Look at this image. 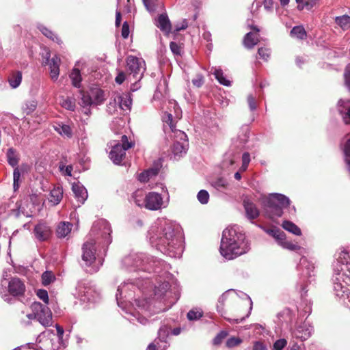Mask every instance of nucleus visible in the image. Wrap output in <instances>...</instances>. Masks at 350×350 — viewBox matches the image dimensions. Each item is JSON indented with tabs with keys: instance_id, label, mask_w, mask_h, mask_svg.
<instances>
[{
	"instance_id": "f257e3e1",
	"label": "nucleus",
	"mask_w": 350,
	"mask_h": 350,
	"mask_svg": "<svg viewBox=\"0 0 350 350\" xmlns=\"http://www.w3.org/2000/svg\"><path fill=\"white\" fill-rule=\"evenodd\" d=\"M179 226L166 218L157 219L149 228L147 234L150 243L161 253L180 258L184 250Z\"/></svg>"
},
{
	"instance_id": "f03ea898",
	"label": "nucleus",
	"mask_w": 350,
	"mask_h": 350,
	"mask_svg": "<svg viewBox=\"0 0 350 350\" xmlns=\"http://www.w3.org/2000/svg\"><path fill=\"white\" fill-rule=\"evenodd\" d=\"M111 229L109 223L105 219L95 221L90 230L88 240L82 247L83 266L88 273H93L98 271L100 265H94L96 250L102 248L104 252L111 243Z\"/></svg>"
},
{
	"instance_id": "7ed1b4c3",
	"label": "nucleus",
	"mask_w": 350,
	"mask_h": 350,
	"mask_svg": "<svg viewBox=\"0 0 350 350\" xmlns=\"http://www.w3.org/2000/svg\"><path fill=\"white\" fill-rule=\"evenodd\" d=\"M250 245L241 228L231 225L224 230L219 252L226 260H233L249 252Z\"/></svg>"
},
{
	"instance_id": "20e7f679",
	"label": "nucleus",
	"mask_w": 350,
	"mask_h": 350,
	"mask_svg": "<svg viewBox=\"0 0 350 350\" xmlns=\"http://www.w3.org/2000/svg\"><path fill=\"white\" fill-rule=\"evenodd\" d=\"M332 282L334 295L345 299L350 290V251L339 254L334 265Z\"/></svg>"
},
{
	"instance_id": "39448f33",
	"label": "nucleus",
	"mask_w": 350,
	"mask_h": 350,
	"mask_svg": "<svg viewBox=\"0 0 350 350\" xmlns=\"http://www.w3.org/2000/svg\"><path fill=\"white\" fill-rule=\"evenodd\" d=\"M122 265L130 271H153L159 273L161 270H167L168 265L164 261L148 256L143 253H133L125 256Z\"/></svg>"
},
{
	"instance_id": "423d86ee",
	"label": "nucleus",
	"mask_w": 350,
	"mask_h": 350,
	"mask_svg": "<svg viewBox=\"0 0 350 350\" xmlns=\"http://www.w3.org/2000/svg\"><path fill=\"white\" fill-rule=\"evenodd\" d=\"M290 199L281 193H271L267 198L265 206L267 213L271 219L280 217L283 214V209L290 205Z\"/></svg>"
},
{
	"instance_id": "0eeeda50",
	"label": "nucleus",
	"mask_w": 350,
	"mask_h": 350,
	"mask_svg": "<svg viewBox=\"0 0 350 350\" xmlns=\"http://www.w3.org/2000/svg\"><path fill=\"white\" fill-rule=\"evenodd\" d=\"M297 269L300 272V283L305 282L306 280L308 282L314 280L313 278L316 275V271L314 263L312 260H308L305 256L301 257L297 265ZM299 286L301 295L304 296L307 293V291L304 284H301Z\"/></svg>"
},
{
	"instance_id": "6e6552de",
	"label": "nucleus",
	"mask_w": 350,
	"mask_h": 350,
	"mask_svg": "<svg viewBox=\"0 0 350 350\" xmlns=\"http://www.w3.org/2000/svg\"><path fill=\"white\" fill-rule=\"evenodd\" d=\"M76 296L83 302H96L100 293L89 282L81 280L76 286Z\"/></svg>"
},
{
	"instance_id": "1a4fd4ad",
	"label": "nucleus",
	"mask_w": 350,
	"mask_h": 350,
	"mask_svg": "<svg viewBox=\"0 0 350 350\" xmlns=\"http://www.w3.org/2000/svg\"><path fill=\"white\" fill-rule=\"evenodd\" d=\"M122 143L110 142L111 150L109 152V158L115 164H120L126 154V150L133 146L131 142H129L126 135H123L121 139Z\"/></svg>"
},
{
	"instance_id": "9d476101",
	"label": "nucleus",
	"mask_w": 350,
	"mask_h": 350,
	"mask_svg": "<svg viewBox=\"0 0 350 350\" xmlns=\"http://www.w3.org/2000/svg\"><path fill=\"white\" fill-rule=\"evenodd\" d=\"M126 65L130 75H132L135 80L140 81L146 70L145 61L142 58L130 55L126 59Z\"/></svg>"
},
{
	"instance_id": "9b49d317",
	"label": "nucleus",
	"mask_w": 350,
	"mask_h": 350,
	"mask_svg": "<svg viewBox=\"0 0 350 350\" xmlns=\"http://www.w3.org/2000/svg\"><path fill=\"white\" fill-rule=\"evenodd\" d=\"M169 197L165 200L160 193L151 191L145 196L144 208L150 211H158L167 207Z\"/></svg>"
},
{
	"instance_id": "f8f14e48",
	"label": "nucleus",
	"mask_w": 350,
	"mask_h": 350,
	"mask_svg": "<svg viewBox=\"0 0 350 350\" xmlns=\"http://www.w3.org/2000/svg\"><path fill=\"white\" fill-rule=\"evenodd\" d=\"M31 310L37 314L38 321L44 326H49L52 323V313L46 305H42L39 302L31 304Z\"/></svg>"
},
{
	"instance_id": "ddd939ff",
	"label": "nucleus",
	"mask_w": 350,
	"mask_h": 350,
	"mask_svg": "<svg viewBox=\"0 0 350 350\" xmlns=\"http://www.w3.org/2000/svg\"><path fill=\"white\" fill-rule=\"evenodd\" d=\"M135 288V285L133 283L126 282L118 287L116 297L118 306L124 310V302H126L127 299L132 297Z\"/></svg>"
},
{
	"instance_id": "4468645a",
	"label": "nucleus",
	"mask_w": 350,
	"mask_h": 350,
	"mask_svg": "<svg viewBox=\"0 0 350 350\" xmlns=\"http://www.w3.org/2000/svg\"><path fill=\"white\" fill-rule=\"evenodd\" d=\"M163 120L165 122L164 129L166 131V126L169 127L170 131L173 133L171 135V137L174 139L175 142L176 139L180 141L188 140L187 136L186 133L180 130L176 129V126L174 120V116L171 113L166 112L163 116Z\"/></svg>"
},
{
	"instance_id": "2eb2a0df",
	"label": "nucleus",
	"mask_w": 350,
	"mask_h": 350,
	"mask_svg": "<svg viewBox=\"0 0 350 350\" xmlns=\"http://www.w3.org/2000/svg\"><path fill=\"white\" fill-rule=\"evenodd\" d=\"M313 331V327L309 323L304 321L295 329H291V337L293 339L296 338L304 341L312 336Z\"/></svg>"
},
{
	"instance_id": "dca6fc26",
	"label": "nucleus",
	"mask_w": 350,
	"mask_h": 350,
	"mask_svg": "<svg viewBox=\"0 0 350 350\" xmlns=\"http://www.w3.org/2000/svg\"><path fill=\"white\" fill-rule=\"evenodd\" d=\"M132 104V99L129 94H116L113 100L109 102L108 108L116 109L117 106L124 111L130 110Z\"/></svg>"
},
{
	"instance_id": "f3484780",
	"label": "nucleus",
	"mask_w": 350,
	"mask_h": 350,
	"mask_svg": "<svg viewBox=\"0 0 350 350\" xmlns=\"http://www.w3.org/2000/svg\"><path fill=\"white\" fill-rule=\"evenodd\" d=\"M243 206L245 210V216L249 220L255 219L259 216V210L250 197H244L243 200Z\"/></svg>"
},
{
	"instance_id": "a211bd4d",
	"label": "nucleus",
	"mask_w": 350,
	"mask_h": 350,
	"mask_svg": "<svg viewBox=\"0 0 350 350\" xmlns=\"http://www.w3.org/2000/svg\"><path fill=\"white\" fill-rule=\"evenodd\" d=\"M8 290L11 295L20 296L25 293V285L18 278H12L8 282Z\"/></svg>"
},
{
	"instance_id": "6ab92c4d",
	"label": "nucleus",
	"mask_w": 350,
	"mask_h": 350,
	"mask_svg": "<svg viewBox=\"0 0 350 350\" xmlns=\"http://www.w3.org/2000/svg\"><path fill=\"white\" fill-rule=\"evenodd\" d=\"M162 166L161 162L157 161L154 163L153 166L137 175V180L140 183H146L151 178L157 176Z\"/></svg>"
},
{
	"instance_id": "aec40b11",
	"label": "nucleus",
	"mask_w": 350,
	"mask_h": 350,
	"mask_svg": "<svg viewBox=\"0 0 350 350\" xmlns=\"http://www.w3.org/2000/svg\"><path fill=\"white\" fill-rule=\"evenodd\" d=\"M35 237L39 241H45L48 240L51 234V230L49 226L44 223L37 224L33 230Z\"/></svg>"
},
{
	"instance_id": "412c9836",
	"label": "nucleus",
	"mask_w": 350,
	"mask_h": 350,
	"mask_svg": "<svg viewBox=\"0 0 350 350\" xmlns=\"http://www.w3.org/2000/svg\"><path fill=\"white\" fill-rule=\"evenodd\" d=\"M72 190L75 194V198L78 202V206L84 204L88 198V191L85 187L79 182L74 183L72 185Z\"/></svg>"
},
{
	"instance_id": "4be33fe9",
	"label": "nucleus",
	"mask_w": 350,
	"mask_h": 350,
	"mask_svg": "<svg viewBox=\"0 0 350 350\" xmlns=\"http://www.w3.org/2000/svg\"><path fill=\"white\" fill-rule=\"evenodd\" d=\"M274 237L278 240V244L284 249L290 251H295L301 252L304 249L297 243H294L291 241L285 239V235L284 232H279L275 234Z\"/></svg>"
},
{
	"instance_id": "5701e85b",
	"label": "nucleus",
	"mask_w": 350,
	"mask_h": 350,
	"mask_svg": "<svg viewBox=\"0 0 350 350\" xmlns=\"http://www.w3.org/2000/svg\"><path fill=\"white\" fill-rule=\"evenodd\" d=\"M248 27L254 32H249L245 36L243 39V44L246 48L250 49L258 44L259 41L258 33L260 30L256 26L248 25Z\"/></svg>"
},
{
	"instance_id": "b1692460",
	"label": "nucleus",
	"mask_w": 350,
	"mask_h": 350,
	"mask_svg": "<svg viewBox=\"0 0 350 350\" xmlns=\"http://www.w3.org/2000/svg\"><path fill=\"white\" fill-rule=\"evenodd\" d=\"M338 110L345 123L350 124V100H339L338 102Z\"/></svg>"
},
{
	"instance_id": "393cba45",
	"label": "nucleus",
	"mask_w": 350,
	"mask_h": 350,
	"mask_svg": "<svg viewBox=\"0 0 350 350\" xmlns=\"http://www.w3.org/2000/svg\"><path fill=\"white\" fill-rule=\"evenodd\" d=\"M46 55V63L49 65L51 77L52 80L55 81L57 79L59 75L60 59L57 56H55L50 60V54L47 53Z\"/></svg>"
},
{
	"instance_id": "a878e982",
	"label": "nucleus",
	"mask_w": 350,
	"mask_h": 350,
	"mask_svg": "<svg viewBox=\"0 0 350 350\" xmlns=\"http://www.w3.org/2000/svg\"><path fill=\"white\" fill-rule=\"evenodd\" d=\"M63 188L60 185L54 186L51 189L48 196V202L52 206H56L62 201L63 198Z\"/></svg>"
},
{
	"instance_id": "bb28decb",
	"label": "nucleus",
	"mask_w": 350,
	"mask_h": 350,
	"mask_svg": "<svg viewBox=\"0 0 350 350\" xmlns=\"http://www.w3.org/2000/svg\"><path fill=\"white\" fill-rule=\"evenodd\" d=\"M156 25L165 33H169L171 31V23L166 14H160L159 16Z\"/></svg>"
},
{
	"instance_id": "cd10ccee",
	"label": "nucleus",
	"mask_w": 350,
	"mask_h": 350,
	"mask_svg": "<svg viewBox=\"0 0 350 350\" xmlns=\"http://www.w3.org/2000/svg\"><path fill=\"white\" fill-rule=\"evenodd\" d=\"M170 329L171 327L170 326L163 324L158 331V338L157 339L163 344V347L161 350H165L168 347L167 338L169 336Z\"/></svg>"
},
{
	"instance_id": "c85d7f7f",
	"label": "nucleus",
	"mask_w": 350,
	"mask_h": 350,
	"mask_svg": "<svg viewBox=\"0 0 350 350\" xmlns=\"http://www.w3.org/2000/svg\"><path fill=\"white\" fill-rule=\"evenodd\" d=\"M189 146L188 140L180 141L176 139L173 145V153L174 157H181L185 154Z\"/></svg>"
},
{
	"instance_id": "c756f323",
	"label": "nucleus",
	"mask_w": 350,
	"mask_h": 350,
	"mask_svg": "<svg viewBox=\"0 0 350 350\" xmlns=\"http://www.w3.org/2000/svg\"><path fill=\"white\" fill-rule=\"evenodd\" d=\"M126 313L128 314V317H126V318L133 324L138 322L142 325H146L148 322V319L142 314L139 311L126 312Z\"/></svg>"
},
{
	"instance_id": "7c9ffc66",
	"label": "nucleus",
	"mask_w": 350,
	"mask_h": 350,
	"mask_svg": "<svg viewBox=\"0 0 350 350\" xmlns=\"http://www.w3.org/2000/svg\"><path fill=\"white\" fill-rule=\"evenodd\" d=\"M54 130L64 137L70 138L72 136V131L70 126L62 123H56L53 125Z\"/></svg>"
},
{
	"instance_id": "2f4dec72",
	"label": "nucleus",
	"mask_w": 350,
	"mask_h": 350,
	"mask_svg": "<svg viewBox=\"0 0 350 350\" xmlns=\"http://www.w3.org/2000/svg\"><path fill=\"white\" fill-rule=\"evenodd\" d=\"M72 225L69 222L63 221L61 222L57 228V236L59 238H64L67 237L72 229Z\"/></svg>"
},
{
	"instance_id": "473e14b6",
	"label": "nucleus",
	"mask_w": 350,
	"mask_h": 350,
	"mask_svg": "<svg viewBox=\"0 0 350 350\" xmlns=\"http://www.w3.org/2000/svg\"><path fill=\"white\" fill-rule=\"evenodd\" d=\"M22 81V72L21 71L12 72L8 77L10 86L13 88H17Z\"/></svg>"
},
{
	"instance_id": "72a5a7b5",
	"label": "nucleus",
	"mask_w": 350,
	"mask_h": 350,
	"mask_svg": "<svg viewBox=\"0 0 350 350\" xmlns=\"http://www.w3.org/2000/svg\"><path fill=\"white\" fill-rule=\"evenodd\" d=\"M38 29L46 38L57 42L59 44H62V41L58 38V36L56 34H55L51 30H50L46 27H45L44 25H43L42 24H39V25H38Z\"/></svg>"
},
{
	"instance_id": "f704fd0d",
	"label": "nucleus",
	"mask_w": 350,
	"mask_h": 350,
	"mask_svg": "<svg viewBox=\"0 0 350 350\" xmlns=\"http://www.w3.org/2000/svg\"><path fill=\"white\" fill-rule=\"evenodd\" d=\"M94 105L101 104L105 100L104 92L98 88H92L90 90Z\"/></svg>"
},
{
	"instance_id": "c9c22d12",
	"label": "nucleus",
	"mask_w": 350,
	"mask_h": 350,
	"mask_svg": "<svg viewBox=\"0 0 350 350\" xmlns=\"http://www.w3.org/2000/svg\"><path fill=\"white\" fill-rule=\"evenodd\" d=\"M6 156L9 165L14 168L18 167L17 165L18 164L19 157L13 148H10L8 150Z\"/></svg>"
},
{
	"instance_id": "e433bc0d",
	"label": "nucleus",
	"mask_w": 350,
	"mask_h": 350,
	"mask_svg": "<svg viewBox=\"0 0 350 350\" xmlns=\"http://www.w3.org/2000/svg\"><path fill=\"white\" fill-rule=\"evenodd\" d=\"M282 226L284 230L295 235L300 236L301 234V229L292 221L285 220L283 221Z\"/></svg>"
},
{
	"instance_id": "4c0bfd02",
	"label": "nucleus",
	"mask_w": 350,
	"mask_h": 350,
	"mask_svg": "<svg viewBox=\"0 0 350 350\" xmlns=\"http://www.w3.org/2000/svg\"><path fill=\"white\" fill-rule=\"evenodd\" d=\"M212 70H213V74L214 75L215 79L218 81V82L220 84L224 85L225 86L230 85V81L226 78L221 68H212Z\"/></svg>"
},
{
	"instance_id": "58836bf2",
	"label": "nucleus",
	"mask_w": 350,
	"mask_h": 350,
	"mask_svg": "<svg viewBox=\"0 0 350 350\" xmlns=\"http://www.w3.org/2000/svg\"><path fill=\"white\" fill-rule=\"evenodd\" d=\"M334 21L342 30L350 29V16L348 15L336 16Z\"/></svg>"
},
{
	"instance_id": "ea45409f",
	"label": "nucleus",
	"mask_w": 350,
	"mask_h": 350,
	"mask_svg": "<svg viewBox=\"0 0 350 350\" xmlns=\"http://www.w3.org/2000/svg\"><path fill=\"white\" fill-rule=\"evenodd\" d=\"M132 201L139 207L145 206V196L142 190L135 191L131 196Z\"/></svg>"
},
{
	"instance_id": "a19ab883",
	"label": "nucleus",
	"mask_w": 350,
	"mask_h": 350,
	"mask_svg": "<svg viewBox=\"0 0 350 350\" xmlns=\"http://www.w3.org/2000/svg\"><path fill=\"white\" fill-rule=\"evenodd\" d=\"M60 105L67 110L73 111L75 109V100L70 97L62 96L60 100Z\"/></svg>"
},
{
	"instance_id": "79ce46f5",
	"label": "nucleus",
	"mask_w": 350,
	"mask_h": 350,
	"mask_svg": "<svg viewBox=\"0 0 350 350\" xmlns=\"http://www.w3.org/2000/svg\"><path fill=\"white\" fill-rule=\"evenodd\" d=\"M319 0H296L297 3V8L299 10H311Z\"/></svg>"
},
{
	"instance_id": "37998d69",
	"label": "nucleus",
	"mask_w": 350,
	"mask_h": 350,
	"mask_svg": "<svg viewBox=\"0 0 350 350\" xmlns=\"http://www.w3.org/2000/svg\"><path fill=\"white\" fill-rule=\"evenodd\" d=\"M70 78L72 81V84L76 88H80L81 82V75L80 70L77 68H73L70 74Z\"/></svg>"
},
{
	"instance_id": "c03bdc74",
	"label": "nucleus",
	"mask_w": 350,
	"mask_h": 350,
	"mask_svg": "<svg viewBox=\"0 0 350 350\" xmlns=\"http://www.w3.org/2000/svg\"><path fill=\"white\" fill-rule=\"evenodd\" d=\"M170 284L168 282L164 281L159 286H155L154 293L158 297H162L169 290Z\"/></svg>"
},
{
	"instance_id": "a18cd8bd",
	"label": "nucleus",
	"mask_w": 350,
	"mask_h": 350,
	"mask_svg": "<svg viewBox=\"0 0 350 350\" xmlns=\"http://www.w3.org/2000/svg\"><path fill=\"white\" fill-rule=\"evenodd\" d=\"M291 36L303 40L306 37V32L302 26H295L291 29Z\"/></svg>"
},
{
	"instance_id": "49530a36",
	"label": "nucleus",
	"mask_w": 350,
	"mask_h": 350,
	"mask_svg": "<svg viewBox=\"0 0 350 350\" xmlns=\"http://www.w3.org/2000/svg\"><path fill=\"white\" fill-rule=\"evenodd\" d=\"M135 304L137 309L141 310L142 312L147 313L150 310L151 305L146 299H135Z\"/></svg>"
},
{
	"instance_id": "de8ad7c7",
	"label": "nucleus",
	"mask_w": 350,
	"mask_h": 350,
	"mask_svg": "<svg viewBox=\"0 0 350 350\" xmlns=\"http://www.w3.org/2000/svg\"><path fill=\"white\" fill-rule=\"evenodd\" d=\"M22 183L21 172L18 167H15L13 172V188L17 191Z\"/></svg>"
},
{
	"instance_id": "09e8293b",
	"label": "nucleus",
	"mask_w": 350,
	"mask_h": 350,
	"mask_svg": "<svg viewBox=\"0 0 350 350\" xmlns=\"http://www.w3.org/2000/svg\"><path fill=\"white\" fill-rule=\"evenodd\" d=\"M81 100L80 105L81 106H83V107H88V106H91V105H94L90 92H81Z\"/></svg>"
},
{
	"instance_id": "8fccbe9b",
	"label": "nucleus",
	"mask_w": 350,
	"mask_h": 350,
	"mask_svg": "<svg viewBox=\"0 0 350 350\" xmlns=\"http://www.w3.org/2000/svg\"><path fill=\"white\" fill-rule=\"evenodd\" d=\"M343 151L347 170L350 174V139H349L345 144Z\"/></svg>"
},
{
	"instance_id": "3c124183",
	"label": "nucleus",
	"mask_w": 350,
	"mask_h": 350,
	"mask_svg": "<svg viewBox=\"0 0 350 350\" xmlns=\"http://www.w3.org/2000/svg\"><path fill=\"white\" fill-rule=\"evenodd\" d=\"M55 280V277L53 272L45 271L42 275V282L44 286L49 285Z\"/></svg>"
},
{
	"instance_id": "603ef678",
	"label": "nucleus",
	"mask_w": 350,
	"mask_h": 350,
	"mask_svg": "<svg viewBox=\"0 0 350 350\" xmlns=\"http://www.w3.org/2000/svg\"><path fill=\"white\" fill-rule=\"evenodd\" d=\"M37 103L34 100L27 101L23 105V111L26 115L31 113L36 108Z\"/></svg>"
},
{
	"instance_id": "864d4df0",
	"label": "nucleus",
	"mask_w": 350,
	"mask_h": 350,
	"mask_svg": "<svg viewBox=\"0 0 350 350\" xmlns=\"http://www.w3.org/2000/svg\"><path fill=\"white\" fill-rule=\"evenodd\" d=\"M203 316V312L200 309H193L187 313V318L190 321H196Z\"/></svg>"
},
{
	"instance_id": "5fc2aeb1",
	"label": "nucleus",
	"mask_w": 350,
	"mask_h": 350,
	"mask_svg": "<svg viewBox=\"0 0 350 350\" xmlns=\"http://www.w3.org/2000/svg\"><path fill=\"white\" fill-rule=\"evenodd\" d=\"M197 198L201 204H206L208 202L209 194L207 191L202 189L198 192Z\"/></svg>"
},
{
	"instance_id": "6e6d98bb",
	"label": "nucleus",
	"mask_w": 350,
	"mask_h": 350,
	"mask_svg": "<svg viewBox=\"0 0 350 350\" xmlns=\"http://www.w3.org/2000/svg\"><path fill=\"white\" fill-rule=\"evenodd\" d=\"M242 134L239 135V138L241 143H245L249 137L250 129L247 125H245L241 128Z\"/></svg>"
},
{
	"instance_id": "4d7b16f0",
	"label": "nucleus",
	"mask_w": 350,
	"mask_h": 350,
	"mask_svg": "<svg viewBox=\"0 0 350 350\" xmlns=\"http://www.w3.org/2000/svg\"><path fill=\"white\" fill-rule=\"evenodd\" d=\"M227 335L228 333L226 331H221L213 339V344L215 345L221 344L222 340L227 336Z\"/></svg>"
},
{
	"instance_id": "13d9d810",
	"label": "nucleus",
	"mask_w": 350,
	"mask_h": 350,
	"mask_svg": "<svg viewBox=\"0 0 350 350\" xmlns=\"http://www.w3.org/2000/svg\"><path fill=\"white\" fill-rule=\"evenodd\" d=\"M36 294L37 296L44 302L45 305L49 304V295L46 290L40 289L37 291Z\"/></svg>"
},
{
	"instance_id": "bf43d9fd",
	"label": "nucleus",
	"mask_w": 350,
	"mask_h": 350,
	"mask_svg": "<svg viewBox=\"0 0 350 350\" xmlns=\"http://www.w3.org/2000/svg\"><path fill=\"white\" fill-rule=\"evenodd\" d=\"M287 344V341L284 338L277 340L273 346V350H282Z\"/></svg>"
},
{
	"instance_id": "052dcab7",
	"label": "nucleus",
	"mask_w": 350,
	"mask_h": 350,
	"mask_svg": "<svg viewBox=\"0 0 350 350\" xmlns=\"http://www.w3.org/2000/svg\"><path fill=\"white\" fill-rule=\"evenodd\" d=\"M228 182L223 178H219L213 183V186L217 189L226 188Z\"/></svg>"
},
{
	"instance_id": "680f3d73",
	"label": "nucleus",
	"mask_w": 350,
	"mask_h": 350,
	"mask_svg": "<svg viewBox=\"0 0 350 350\" xmlns=\"http://www.w3.org/2000/svg\"><path fill=\"white\" fill-rule=\"evenodd\" d=\"M170 50L172 53L175 55H180L181 54V47L180 46L175 42H171L170 44Z\"/></svg>"
},
{
	"instance_id": "e2e57ef3",
	"label": "nucleus",
	"mask_w": 350,
	"mask_h": 350,
	"mask_svg": "<svg viewBox=\"0 0 350 350\" xmlns=\"http://www.w3.org/2000/svg\"><path fill=\"white\" fill-rule=\"evenodd\" d=\"M169 104H170V107H173V109H174L175 118L180 119L181 117L182 112H181L180 108L178 106L177 103L174 100L169 101Z\"/></svg>"
},
{
	"instance_id": "0e129e2a",
	"label": "nucleus",
	"mask_w": 350,
	"mask_h": 350,
	"mask_svg": "<svg viewBox=\"0 0 350 350\" xmlns=\"http://www.w3.org/2000/svg\"><path fill=\"white\" fill-rule=\"evenodd\" d=\"M258 53L262 59L267 61L270 56V50L267 48H260L258 49Z\"/></svg>"
},
{
	"instance_id": "69168bd1",
	"label": "nucleus",
	"mask_w": 350,
	"mask_h": 350,
	"mask_svg": "<svg viewBox=\"0 0 350 350\" xmlns=\"http://www.w3.org/2000/svg\"><path fill=\"white\" fill-rule=\"evenodd\" d=\"M241 340L239 338L231 337L226 341V346L228 348H231L239 345L241 342Z\"/></svg>"
},
{
	"instance_id": "338daca9",
	"label": "nucleus",
	"mask_w": 350,
	"mask_h": 350,
	"mask_svg": "<svg viewBox=\"0 0 350 350\" xmlns=\"http://www.w3.org/2000/svg\"><path fill=\"white\" fill-rule=\"evenodd\" d=\"M344 77L345 85L350 91V65L347 66L344 72Z\"/></svg>"
},
{
	"instance_id": "774afa93",
	"label": "nucleus",
	"mask_w": 350,
	"mask_h": 350,
	"mask_svg": "<svg viewBox=\"0 0 350 350\" xmlns=\"http://www.w3.org/2000/svg\"><path fill=\"white\" fill-rule=\"evenodd\" d=\"M163 347V344L158 340V339H156L153 343L148 346L147 350H161Z\"/></svg>"
}]
</instances>
